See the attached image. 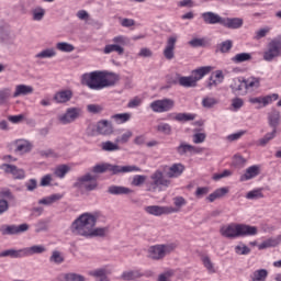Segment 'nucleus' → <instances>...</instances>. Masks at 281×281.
Here are the masks:
<instances>
[{
	"label": "nucleus",
	"instance_id": "nucleus-47",
	"mask_svg": "<svg viewBox=\"0 0 281 281\" xmlns=\"http://www.w3.org/2000/svg\"><path fill=\"white\" fill-rule=\"evenodd\" d=\"M195 119L196 115L190 113H178L175 116L176 122H192Z\"/></svg>",
	"mask_w": 281,
	"mask_h": 281
},
{
	"label": "nucleus",
	"instance_id": "nucleus-59",
	"mask_svg": "<svg viewBox=\"0 0 281 281\" xmlns=\"http://www.w3.org/2000/svg\"><path fill=\"white\" fill-rule=\"evenodd\" d=\"M235 252L239 256H247V254H251V249L245 244H241L235 247Z\"/></svg>",
	"mask_w": 281,
	"mask_h": 281
},
{
	"label": "nucleus",
	"instance_id": "nucleus-55",
	"mask_svg": "<svg viewBox=\"0 0 281 281\" xmlns=\"http://www.w3.org/2000/svg\"><path fill=\"white\" fill-rule=\"evenodd\" d=\"M216 104H218V100L214 98L206 97L202 100V106H204V109H212L216 106Z\"/></svg>",
	"mask_w": 281,
	"mask_h": 281
},
{
	"label": "nucleus",
	"instance_id": "nucleus-32",
	"mask_svg": "<svg viewBox=\"0 0 281 281\" xmlns=\"http://www.w3.org/2000/svg\"><path fill=\"white\" fill-rule=\"evenodd\" d=\"M269 126L277 131L278 126H280V111L272 110L268 115Z\"/></svg>",
	"mask_w": 281,
	"mask_h": 281
},
{
	"label": "nucleus",
	"instance_id": "nucleus-30",
	"mask_svg": "<svg viewBox=\"0 0 281 281\" xmlns=\"http://www.w3.org/2000/svg\"><path fill=\"white\" fill-rule=\"evenodd\" d=\"M25 258L24 248L22 249H7L0 252V258Z\"/></svg>",
	"mask_w": 281,
	"mask_h": 281
},
{
	"label": "nucleus",
	"instance_id": "nucleus-46",
	"mask_svg": "<svg viewBox=\"0 0 281 281\" xmlns=\"http://www.w3.org/2000/svg\"><path fill=\"white\" fill-rule=\"evenodd\" d=\"M56 49L59 52H65L66 54H71L76 47L67 42H59L56 44Z\"/></svg>",
	"mask_w": 281,
	"mask_h": 281
},
{
	"label": "nucleus",
	"instance_id": "nucleus-64",
	"mask_svg": "<svg viewBox=\"0 0 281 281\" xmlns=\"http://www.w3.org/2000/svg\"><path fill=\"white\" fill-rule=\"evenodd\" d=\"M138 57L139 58H153V50H150V48H140L139 53H138Z\"/></svg>",
	"mask_w": 281,
	"mask_h": 281
},
{
	"label": "nucleus",
	"instance_id": "nucleus-57",
	"mask_svg": "<svg viewBox=\"0 0 281 281\" xmlns=\"http://www.w3.org/2000/svg\"><path fill=\"white\" fill-rule=\"evenodd\" d=\"M69 172V166L67 165H60L55 169V175L59 178L63 179L65 175Z\"/></svg>",
	"mask_w": 281,
	"mask_h": 281
},
{
	"label": "nucleus",
	"instance_id": "nucleus-26",
	"mask_svg": "<svg viewBox=\"0 0 281 281\" xmlns=\"http://www.w3.org/2000/svg\"><path fill=\"white\" fill-rule=\"evenodd\" d=\"M258 175H260V167L254 165L246 169V172L240 176L239 181H249L251 179H256Z\"/></svg>",
	"mask_w": 281,
	"mask_h": 281
},
{
	"label": "nucleus",
	"instance_id": "nucleus-36",
	"mask_svg": "<svg viewBox=\"0 0 281 281\" xmlns=\"http://www.w3.org/2000/svg\"><path fill=\"white\" fill-rule=\"evenodd\" d=\"M228 192H229V189L220 188V189L215 190L213 193H211L206 198V201H209L210 203H214V201H216V199H223V196H225V194H227Z\"/></svg>",
	"mask_w": 281,
	"mask_h": 281
},
{
	"label": "nucleus",
	"instance_id": "nucleus-1",
	"mask_svg": "<svg viewBox=\"0 0 281 281\" xmlns=\"http://www.w3.org/2000/svg\"><path fill=\"white\" fill-rule=\"evenodd\" d=\"M95 223H98V216L83 213L72 222L70 231L76 236H83V238H104L109 236V226L95 228Z\"/></svg>",
	"mask_w": 281,
	"mask_h": 281
},
{
	"label": "nucleus",
	"instance_id": "nucleus-49",
	"mask_svg": "<svg viewBox=\"0 0 281 281\" xmlns=\"http://www.w3.org/2000/svg\"><path fill=\"white\" fill-rule=\"evenodd\" d=\"M246 199L250 201H258V199H265V194H262V190L257 189V190L249 191L246 194Z\"/></svg>",
	"mask_w": 281,
	"mask_h": 281
},
{
	"label": "nucleus",
	"instance_id": "nucleus-12",
	"mask_svg": "<svg viewBox=\"0 0 281 281\" xmlns=\"http://www.w3.org/2000/svg\"><path fill=\"white\" fill-rule=\"evenodd\" d=\"M0 43L7 47L16 46V33L10 27H4L0 31Z\"/></svg>",
	"mask_w": 281,
	"mask_h": 281
},
{
	"label": "nucleus",
	"instance_id": "nucleus-27",
	"mask_svg": "<svg viewBox=\"0 0 281 281\" xmlns=\"http://www.w3.org/2000/svg\"><path fill=\"white\" fill-rule=\"evenodd\" d=\"M139 278H144L142 270H126L121 274L123 281H137Z\"/></svg>",
	"mask_w": 281,
	"mask_h": 281
},
{
	"label": "nucleus",
	"instance_id": "nucleus-28",
	"mask_svg": "<svg viewBox=\"0 0 281 281\" xmlns=\"http://www.w3.org/2000/svg\"><path fill=\"white\" fill-rule=\"evenodd\" d=\"M187 204H188V201H186L183 196L173 198L175 206H168L169 214H177L178 212H181V207H183Z\"/></svg>",
	"mask_w": 281,
	"mask_h": 281
},
{
	"label": "nucleus",
	"instance_id": "nucleus-45",
	"mask_svg": "<svg viewBox=\"0 0 281 281\" xmlns=\"http://www.w3.org/2000/svg\"><path fill=\"white\" fill-rule=\"evenodd\" d=\"M101 148L105 153H114L115 150H120V145H117V143L106 140L101 144Z\"/></svg>",
	"mask_w": 281,
	"mask_h": 281
},
{
	"label": "nucleus",
	"instance_id": "nucleus-63",
	"mask_svg": "<svg viewBox=\"0 0 281 281\" xmlns=\"http://www.w3.org/2000/svg\"><path fill=\"white\" fill-rule=\"evenodd\" d=\"M172 276H175V271L173 270H167L164 273L158 276L157 281H170V278H172Z\"/></svg>",
	"mask_w": 281,
	"mask_h": 281
},
{
	"label": "nucleus",
	"instance_id": "nucleus-52",
	"mask_svg": "<svg viewBox=\"0 0 281 281\" xmlns=\"http://www.w3.org/2000/svg\"><path fill=\"white\" fill-rule=\"evenodd\" d=\"M112 120H114L116 124H124L125 122H128V120H131V114L128 113L114 114L112 115Z\"/></svg>",
	"mask_w": 281,
	"mask_h": 281
},
{
	"label": "nucleus",
	"instance_id": "nucleus-3",
	"mask_svg": "<svg viewBox=\"0 0 281 281\" xmlns=\"http://www.w3.org/2000/svg\"><path fill=\"white\" fill-rule=\"evenodd\" d=\"M220 234L224 238H243L245 236H257L258 227L247 224L231 223L226 226H222Z\"/></svg>",
	"mask_w": 281,
	"mask_h": 281
},
{
	"label": "nucleus",
	"instance_id": "nucleus-18",
	"mask_svg": "<svg viewBox=\"0 0 281 281\" xmlns=\"http://www.w3.org/2000/svg\"><path fill=\"white\" fill-rule=\"evenodd\" d=\"M71 98H74V91L69 89H65V90L57 91L54 94L53 100L57 104H67V102L71 101Z\"/></svg>",
	"mask_w": 281,
	"mask_h": 281
},
{
	"label": "nucleus",
	"instance_id": "nucleus-5",
	"mask_svg": "<svg viewBox=\"0 0 281 281\" xmlns=\"http://www.w3.org/2000/svg\"><path fill=\"white\" fill-rule=\"evenodd\" d=\"M175 249H177L176 243L154 245L148 248L147 258L150 260H164V258L172 254Z\"/></svg>",
	"mask_w": 281,
	"mask_h": 281
},
{
	"label": "nucleus",
	"instance_id": "nucleus-4",
	"mask_svg": "<svg viewBox=\"0 0 281 281\" xmlns=\"http://www.w3.org/2000/svg\"><path fill=\"white\" fill-rule=\"evenodd\" d=\"M92 172L95 175H102L103 172H111L112 175H124L126 172H142V168L135 165L120 166L111 164L95 165L92 168Z\"/></svg>",
	"mask_w": 281,
	"mask_h": 281
},
{
	"label": "nucleus",
	"instance_id": "nucleus-21",
	"mask_svg": "<svg viewBox=\"0 0 281 281\" xmlns=\"http://www.w3.org/2000/svg\"><path fill=\"white\" fill-rule=\"evenodd\" d=\"M177 153H178V155H181V156L186 155L187 153H190L191 155H199V154L203 153V148L194 147L190 144L181 143L177 147Z\"/></svg>",
	"mask_w": 281,
	"mask_h": 281
},
{
	"label": "nucleus",
	"instance_id": "nucleus-22",
	"mask_svg": "<svg viewBox=\"0 0 281 281\" xmlns=\"http://www.w3.org/2000/svg\"><path fill=\"white\" fill-rule=\"evenodd\" d=\"M145 212L151 216H164L170 214L168 206L149 205L145 207Z\"/></svg>",
	"mask_w": 281,
	"mask_h": 281
},
{
	"label": "nucleus",
	"instance_id": "nucleus-56",
	"mask_svg": "<svg viewBox=\"0 0 281 281\" xmlns=\"http://www.w3.org/2000/svg\"><path fill=\"white\" fill-rule=\"evenodd\" d=\"M276 133H278V131L276 130H272L271 133H267L265 135V137H262L260 140H259V145L260 146H267V144H269V142H271V139H273V137H276Z\"/></svg>",
	"mask_w": 281,
	"mask_h": 281
},
{
	"label": "nucleus",
	"instance_id": "nucleus-39",
	"mask_svg": "<svg viewBox=\"0 0 281 281\" xmlns=\"http://www.w3.org/2000/svg\"><path fill=\"white\" fill-rule=\"evenodd\" d=\"M63 199V195L55 193L49 196L43 198L42 200L38 201L40 205H52L56 203V201H60Z\"/></svg>",
	"mask_w": 281,
	"mask_h": 281
},
{
	"label": "nucleus",
	"instance_id": "nucleus-62",
	"mask_svg": "<svg viewBox=\"0 0 281 281\" xmlns=\"http://www.w3.org/2000/svg\"><path fill=\"white\" fill-rule=\"evenodd\" d=\"M206 194H210V189L207 187H198L195 190V196L196 199H203V196H206Z\"/></svg>",
	"mask_w": 281,
	"mask_h": 281
},
{
	"label": "nucleus",
	"instance_id": "nucleus-61",
	"mask_svg": "<svg viewBox=\"0 0 281 281\" xmlns=\"http://www.w3.org/2000/svg\"><path fill=\"white\" fill-rule=\"evenodd\" d=\"M26 192H34L36 188H38V181L34 178L30 179L27 182H25Z\"/></svg>",
	"mask_w": 281,
	"mask_h": 281
},
{
	"label": "nucleus",
	"instance_id": "nucleus-31",
	"mask_svg": "<svg viewBox=\"0 0 281 281\" xmlns=\"http://www.w3.org/2000/svg\"><path fill=\"white\" fill-rule=\"evenodd\" d=\"M210 71H212V67L211 66L200 67V68H198V69L192 71L191 77H193V80H195V83H196L203 77L207 76V74H210Z\"/></svg>",
	"mask_w": 281,
	"mask_h": 281
},
{
	"label": "nucleus",
	"instance_id": "nucleus-13",
	"mask_svg": "<svg viewBox=\"0 0 281 281\" xmlns=\"http://www.w3.org/2000/svg\"><path fill=\"white\" fill-rule=\"evenodd\" d=\"M30 229L29 224H20V225H8L4 229H2L3 236H19V234H25Z\"/></svg>",
	"mask_w": 281,
	"mask_h": 281
},
{
	"label": "nucleus",
	"instance_id": "nucleus-42",
	"mask_svg": "<svg viewBox=\"0 0 281 281\" xmlns=\"http://www.w3.org/2000/svg\"><path fill=\"white\" fill-rule=\"evenodd\" d=\"M249 60H251V54L249 53H239L232 58V61L236 65L240 63H249Z\"/></svg>",
	"mask_w": 281,
	"mask_h": 281
},
{
	"label": "nucleus",
	"instance_id": "nucleus-48",
	"mask_svg": "<svg viewBox=\"0 0 281 281\" xmlns=\"http://www.w3.org/2000/svg\"><path fill=\"white\" fill-rule=\"evenodd\" d=\"M49 262H54L55 265H63L65 262V257L61 251L54 250L52 256L49 257Z\"/></svg>",
	"mask_w": 281,
	"mask_h": 281
},
{
	"label": "nucleus",
	"instance_id": "nucleus-41",
	"mask_svg": "<svg viewBox=\"0 0 281 281\" xmlns=\"http://www.w3.org/2000/svg\"><path fill=\"white\" fill-rule=\"evenodd\" d=\"M54 56H56V49L45 48L42 52L37 53L35 55V58H38L40 60H43L45 58H54Z\"/></svg>",
	"mask_w": 281,
	"mask_h": 281
},
{
	"label": "nucleus",
	"instance_id": "nucleus-50",
	"mask_svg": "<svg viewBox=\"0 0 281 281\" xmlns=\"http://www.w3.org/2000/svg\"><path fill=\"white\" fill-rule=\"evenodd\" d=\"M64 280L65 281H87V278L82 274H78L76 272H69L64 274Z\"/></svg>",
	"mask_w": 281,
	"mask_h": 281
},
{
	"label": "nucleus",
	"instance_id": "nucleus-24",
	"mask_svg": "<svg viewBox=\"0 0 281 281\" xmlns=\"http://www.w3.org/2000/svg\"><path fill=\"white\" fill-rule=\"evenodd\" d=\"M34 93V88L27 85H18L12 94V98H21V95H32Z\"/></svg>",
	"mask_w": 281,
	"mask_h": 281
},
{
	"label": "nucleus",
	"instance_id": "nucleus-10",
	"mask_svg": "<svg viewBox=\"0 0 281 281\" xmlns=\"http://www.w3.org/2000/svg\"><path fill=\"white\" fill-rule=\"evenodd\" d=\"M149 106L154 113H166L175 108V101L172 99L156 100Z\"/></svg>",
	"mask_w": 281,
	"mask_h": 281
},
{
	"label": "nucleus",
	"instance_id": "nucleus-51",
	"mask_svg": "<svg viewBox=\"0 0 281 281\" xmlns=\"http://www.w3.org/2000/svg\"><path fill=\"white\" fill-rule=\"evenodd\" d=\"M146 176L136 175L133 177L131 186H134V188H142V186L146 183Z\"/></svg>",
	"mask_w": 281,
	"mask_h": 281
},
{
	"label": "nucleus",
	"instance_id": "nucleus-44",
	"mask_svg": "<svg viewBox=\"0 0 281 281\" xmlns=\"http://www.w3.org/2000/svg\"><path fill=\"white\" fill-rule=\"evenodd\" d=\"M178 82H179L180 87H186V88L196 86V82H195L194 78L192 77V75L189 77H179Z\"/></svg>",
	"mask_w": 281,
	"mask_h": 281
},
{
	"label": "nucleus",
	"instance_id": "nucleus-14",
	"mask_svg": "<svg viewBox=\"0 0 281 281\" xmlns=\"http://www.w3.org/2000/svg\"><path fill=\"white\" fill-rule=\"evenodd\" d=\"M229 89L234 95H247L245 89V78H234L229 82Z\"/></svg>",
	"mask_w": 281,
	"mask_h": 281
},
{
	"label": "nucleus",
	"instance_id": "nucleus-7",
	"mask_svg": "<svg viewBox=\"0 0 281 281\" xmlns=\"http://www.w3.org/2000/svg\"><path fill=\"white\" fill-rule=\"evenodd\" d=\"M281 38H274L268 43L267 49L263 52V60L266 63H273L280 56Z\"/></svg>",
	"mask_w": 281,
	"mask_h": 281
},
{
	"label": "nucleus",
	"instance_id": "nucleus-38",
	"mask_svg": "<svg viewBox=\"0 0 281 281\" xmlns=\"http://www.w3.org/2000/svg\"><path fill=\"white\" fill-rule=\"evenodd\" d=\"M201 261H202L203 267L206 269V271L209 273H215L216 272V268L214 267V262L212 261V258H210V256L203 255L201 257Z\"/></svg>",
	"mask_w": 281,
	"mask_h": 281
},
{
	"label": "nucleus",
	"instance_id": "nucleus-60",
	"mask_svg": "<svg viewBox=\"0 0 281 281\" xmlns=\"http://www.w3.org/2000/svg\"><path fill=\"white\" fill-rule=\"evenodd\" d=\"M44 16H45V9L40 7L33 10V21H43Z\"/></svg>",
	"mask_w": 281,
	"mask_h": 281
},
{
	"label": "nucleus",
	"instance_id": "nucleus-33",
	"mask_svg": "<svg viewBox=\"0 0 281 281\" xmlns=\"http://www.w3.org/2000/svg\"><path fill=\"white\" fill-rule=\"evenodd\" d=\"M15 153H21V155H24V153H30V150H32V143H30V140L19 139L15 142Z\"/></svg>",
	"mask_w": 281,
	"mask_h": 281
},
{
	"label": "nucleus",
	"instance_id": "nucleus-9",
	"mask_svg": "<svg viewBox=\"0 0 281 281\" xmlns=\"http://www.w3.org/2000/svg\"><path fill=\"white\" fill-rule=\"evenodd\" d=\"M98 177L91 173H86L77 179V183H75V188H85L89 192L91 190H95L98 188Z\"/></svg>",
	"mask_w": 281,
	"mask_h": 281
},
{
	"label": "nucleus",
	"instance_id": "nucleus-58",
	"mask_svg": "<svg viewBox=\"0 0 281 281\" xmlns=\"http://www.w3.org/2000/svg\"><path fill=\"white\" fill-rule=\"evenodd\" d=\"M87 111L88 113H92V115H98L101 111H104V108L100 104H88Z\"/></svg>",
	"mask_w": 281,
	"mask_h": 281
},
{
	"label": "nucleus",
	"instance_id": "nucleus-6",
	"mask_svg": "<svg viewBox=\"0 0 281 281\" xmlns=\"http://www.w3.org/2000/svg\"><path fill=\"white\" fill-rule=\"evenodd\" d=\"M151 181L147 184V192L161 191V188H170L172 181L164 176L161 170H156L150 176Z\"/></svg>",
	"mask_w": 281,
	"mask_h": 281
},
{
	"label": "nucleus",
	"instance_id": "nucleus-40",
	"mask_svg": "<svg viewBox=\"0 0 281 281\" xmlns=\"http://www.w3.org/2000/svg\"><path fill=\"white\" fill-rule=\"evenodd\" d=\"M268 276L269 271H267V269H259L256 270L250 278L251 281H266Z\"/></svg>",
	"mask_w": 281,
	"mask_h": 281
},
{
	"label": "nucleus",
	"instance_id": "nucleus-54",
	"mask_svg": "<svg viewBox=\"0 0 281 281\" xmlns=\"http://www.w3.org/2000/svg\"><path fill=\"white\" fill-rule=\"evenodd\" d=\"M233 46H234V43L232 42V40H227V41L222 42L218 45V49L222 54H227V52H229Z\"/></svg>",
	"mask_w": 281,
	"mask_h": 281
},
{
	"label": "nucleus",
	"instance_id": "nucleus-43",
	"mask_svg": "<svg viewBox=\"0 0 281 281\" xmlns=\"http://www.w3.org/2000/svg\"><path fill=\"white\" fill-rule=\"evenodd\" d=\"M12 95V88H2L0 90V106H3V104L8 103Z\"/></svg>",
	"mask_w": 281,
	"mask_h": 281
},
{
	"label": "nucleus",
	"instance_id": "nucleus-25",
	"mask_svg": "<svg viewBox=\"0 0 281 281\" xmlns=\"http://www.w3.org/2000/svg\"><path fill=\"white\" fill-rule=\"evenodd\" d=\"M244 86H245L246 95H247V93L251 91H256V89L260 88V78H257V77H249L247 79L244 78Z\"/></svg>",
	"mask_w": 281,
	"mask_h": 281
},
{
	"label": "nucleus",
	"instance_id": "nucleus-53",
	"mask_svg": "<svg viewBox=\"0 0 281 281\" xmlns=\"http://www.w3.org/2000/svg\"><path fill=\"white\" fill-rule=\"evenodd\" d=\"M156 131L164 133V135H170L172 133V126L168 123H160L157 125Z\"/></svg>",
	"mask_w": 281,
	"mask_h": 281
},
{
	"label": "nucleus",
	"instance_id": "nucleus-29",
	"mask_svg": "<svg viewBox=\"0 0 281 281\" xmlns=\"http://www.w3.org/2000/svg\"><path fill=\"white\" fill-rule=\"evenodd\" d=\"M109 194H113L115 196H120L122 194H133V190L127 187H121V186H110L108 188Z\"/></svg>",
	"mask_w": 281,
	"mask_h": 281
},
{
	"label": "nucleus",
	"instance_id": "nucleus-8",
	"mask_svg": "<svg viewBox=\"0 0 281 281\" xmlns=\"http://www.w3.org/2000/svg\"><path fill=\"white\" fill-rule=\"evenodd\" d=\"M114 44H108L103 48V54H113L115 52L119 56H124V45H126V37L119 35L113 37Z\"/></svg>",
	"mask_w": 281,
	"mask_h": 281
},
{
	"label": "nucleus",
	"instance_id": "nucleus-37",
	"mask_svg": "<svg viewBox=\"0 0 281 281\" xmlns=\"http://www.w3.org/2000/svg\"><path fill=\"white\" fill-rule=\"evenodd\" d=\"M89 276L94 278L97 281H109V277L106 276V269L104 268L92 270L89 272Z\"/></svg>",
	"mask_w": 281,
	"mask_h": 281
},
{
	"label": "nucleus",
	"instance_id": "nucleus-11",
	"mask_svg": "<svg viewBox=\"0 0 281 281\" xmlns=\"http://www.w3.org/2000/svg\"><path fill=\"white\" fill-rule=\"evenodd\" d=\"M80 115H82V109L68 108L64 114L58 116V121L60 124H71L76 122Z\"/></svg>",
	"mask_w": 281,
	"mask_h": 281
},
{
	"label": "nucleus",
	"instance_id": "nucleus-34",
	"mask_svg": "<svg viewBox=\"0 0 281 281\" xmlns=\"http://www.w3.org/2000/svg\"><path fill=\"white\" fill-rule=\"evenodd\" d=\"M47 251V248L43 245H34L31 247L24 248V258H27V256H34L35 254H45Z\"/></svg>",
	"mask_w": 281,
	"mask_h": 281
},
{
	"label": "nucleus",
	"instance_id": "nucleus-15",
	"mask_svg": "<svg viewBox=\"0 0 281 281\" xmlns=\"http://www.w3.org/2000/svg\"><path fill=\"white\" fill-rule=\"evenodd\" d=\"M0 168L5 172L7 175H12L13 179H25V170L19 169L14 165L9 164H2Z\"/></svg>",
	"mask_w": 281,
	"mask_h": 281
},
{
	"label": "nucleus",
	"instance_id": "nucleus-2",
	"mask_svg": "<svg viewBox=\"0 0 281 281\" xmlns=\"http://www.w3.org/2000/svg\"><path fill=\"white\" fill-rule=\"evenodd\" d=\"M83 82H86L89 89L100 91V89H106V87H115L120 80V76L116 74H108L105 71L95 70L92 72L85 74L82 76Z\"/></svg>",
	"mask_w": 281,
	"mask_h": 281
},
{
	"label": "nucleus",
	"instance_id": "nucleus-20",
	"mask_svg": "<svg viewBox=\"0 0 281 281\" xmlns=\"http://www.w3.org/2000/svg\"><path fill=\"white\" fill-rule=\"evenodd\" d=\"M202 19L204 23H206L207 25H216V24L223 25V18L212 11L202 13Z\"/></svg>",
	"mask_w": 281,
	"mask_h": 281
},
{
	"label": "nucleus",
	"instance_id": "nucleus-19",
	"mask_svg": "<svg viewBox=\"0 0 281 281\" xmlns=\"http://www.w3.org/2000/svg\"><path fill=\"white\" fill-rule=\"evenodd\" d=\"M244 20L241 18H223L222 25L228 30H240L243 27Z\"/></svg>",
	"mask_w": 281,
	"mask_h": 281
},
{
	"label": "nucleus",
	"instance_id": "nucleus-23",
	"mask_svg": "<svg viewBox=\"0 0 281 281\" xmlns=\"http://www.w3.org/2000/svg\"><path fill=\"white\" fill-rule=\"evenodd\" d=\"M186 170V166L183 164H173L171 167H169L167 171L168 179H177L183 175V171Z\"/></svg>",
	"mask_w": 281,
	"mask_h": 281
},
{
	"label": "nucleus",
	"instance_id": "nucleus-16",
	"mask_svg": "<svg viewBox=\"0 0 281 281\" xmlns=\"http://www.w3.org/2000/svg\"><path fill=\"white\" fill-rule=\"evenodd\" d=\"M175 47H177V36H170L167 40L166 47L162 52L166 60H172L175 58Z\"/></svg>",
	"mask_w": 281,
	"mask_h": 281
},
{
	"label": "nucleus",
	"instance_id": "nucleus-17",
	"mask_svg": "<svg viewBox=\"0 0 281 281\" xmlns=\"http://www.w3.org/2000/svg\"><path fill=\"white\" fill-rule=\"evenodd\" d=\"M97 133L99 135H113L114 128H113V123L109 120H101L97 123Z\"/></svg>",
	"mask_w": 281,
	"mask_h": 281
},
{
	"label": "nucleus",
	"instance_id": "nucleus-35",
	"mask_svg": "<svg viewBox=\"0 0 281 281\" xmlns=\"http://www.w3.org/2000/svg\"><path fill=\"white\" fill-rule=\"evenodd\" d=\"M281 243V237H271L268 238L266 240H263L259 246L258 249L262 250V249H269L270 247H278V245H280Z\"/></svg>",
	"mask_w": 281,
	"mask_h": 281
}]
</instances>
